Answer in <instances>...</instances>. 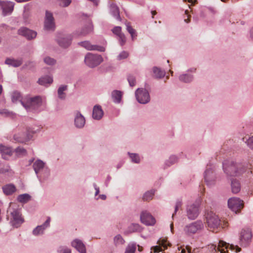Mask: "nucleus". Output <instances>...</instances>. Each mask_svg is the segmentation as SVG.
<instances>
[{
	"mask_svg": "<svg viewBox=\"0 0 253 253\" xmlns=\"http://www.w3.org/2000/svg\"><path fill=\"white\" fill-rule=\"evenodd\" d=\"M11 100L13 103H17L18 101L20 102L23 106L28 111L37 110L42 103V99L39 96L33 98L28 96L23 97L20 93L17 91L12 92Z\"/></svg>",
	"mask_w": 253,
	"mask_h": 253,
	"instance_id": "1",
	"label": "nucleus"
},
{
	"mask_svg": "<svg viewBox=\"0 0 253 253\" xmlns=\"http://www.w3.org/2000/svg\"><path fill=\"white\" fill-rule=\"evenodd\" d=\"M228 249L235 251L236 253H239L241 251V249L237 245L235 246L233 244H227L225 242L220 241L217 249L215 245L211 244L203 248L201 250V253H227Z\"/></svg>",
	"mask_w": 253,
	"mask_h": 253,
	"instance_id": "2",
	"label": "nucleus"
},
{
	"mask_svg": "<svg viewBox=\"0 0 253 253\" xmlns=\"http://www.w3.org/2000/svg\"><path fill=\"white\" fill-rule=\"evenodd\" d=\"M206 219L208 229L213 232H217L228 225L227 221H221L218 216L212 211L208 212Z\"/></svg>",
	"mask_w": 253,
	"mask_h": 253,
	"instance_id": "3",
	"label": "nucleus"
},
{
	"mask_svg": "<svg viewBox=\"0 0 253 253\" xmlns=\"http://www.w3.org/2000/svg\"><path fill=\"white\" fill-rule=\"evenodd\" d=\"M224 172L230 176H237L244 171L243 166L241 164L235 163L232 161H225L223 163Z\"/></svg>",
	"mask_w": 253,
	"mask_h": 253,
	"instance_id": "4",
	"label": "nucleus"
},
{
	"mask_svg": "<svg viewBox=\"0 0 253 253\" xmlns=\"http://www.w3.org/2000/svg\"><path fill=\"white\" fill-rule=\"evenodd\" d=\"M7 213H9L11 217L10 223L15 227H18L24 222V219L21 216L18 206L15 203H11L7 210Z\"/></svg>",
	"mask_w": 253,
	"mask_h": 253,
	"instance_id": "5",
	"label": "nucleus"
},
{
	"mask_svg": "<svg viewBox=\"0 0 253 253\" xmlns=\"http://www.w3.org/2000/svg\"><path fill=\"white\" fill-rule=\"evenodd\" d=\"M102 61V58L99 55L88 53L84 58V62L87 66L93 68L98 66Z\"/></svg>",
	"mask_w": 253,
	"mask_h": 253,
	"instance_id": "6",
	"label": "nucleus"
},
{
	"mask_svg": "<svg viewBox=\"0 0 253 253\" xmlns=\"http://www.w3.org/2000/svg\"><path fill=\"white\" fill-rule=\"evenodd\" d=\"M34 133L30 128H25L24 131L15 134L14 139L18 142L23 143L30 140Z\"/></svg>",
	"mask_w": 253,
	"mask_h": 253,
	"instance_id": "7",
	"label": "nucleus"
},
{
	"mask_svg": "<svg viewBox=\"0 0 253 253\" xmlns=\"http://www.w3.org/2000/svg\"><path fill=\"white\" fill-rule=\"evenodd\" d=\"M228 206L233 211L237 213L243 208V201L236 197L231 198L228 201Z\"/></svg>",
	"mask_w": 253,
	"mask_h": 253,
	"instance_id": "8",
	"label": "nucleus"
},
{
	"mask_svg": "<svg viewBox=\"0 0 253 253\" xmlns=\"http://www.w3.org/2000/svg\"><path fill=\"white\" fill-rule=\"evenodd\" d=\"M252 232L250 229H243L240 232L239 239L240 245L243 247L248 246L251 242Z\"/></svg>",
	"mask_w": 253,
	"mask_h": 253,
	"instance_id": "9",
	"label": "nucleus"
},
{
	"mask_svg": "<svg viewBox=\"0 0 253 253\" xmlns=\"http://www.w3.org/2000/svg\"><path fill=\"white\" fill-rule=\"evenodd\" d=\"M203 227L204 225L202 222L198 220L185 226L184 230L187 234L191 235L195 234L201 230Z\"/></svg>",
	"mask_w": 253,
	"mask_h": 253,
	"instance_id": "10",
	"label": "nucleus"
},
{
	"mask_svg": "<svg viewBox=\"0 0 253 253\" xmlns=\"http://www.w3.org/2000/svg\"><path fill=\"white\" fill-rule=\"evenodd\" d=\"M135 95L137 101L141 104H145L150 100L148 92L144 89L138 88L135 92Z\"/></svg>",
	"mask_w": 253,
	"mask_h": 253,
	"instance_id": "11",
	"label": "nucleus"
},
{
	"mask_svg": "<svg viewBox=\"0 0 253 253\" xmlns=\"http://www.w3.org/2000/svg\"><path fill=\"white\" fill-rule=\"evenodd\" d=\"M204 178L208 185L211 186L215 183L216 177L211 166L209 167V166H208L205 172Z\"/></svg>",
	"mask_w": 253,
	"mask_h": 253,
	"instance_id": "12",
	"label": "nucleus"
},
{
	"mask_svg": "<svg viewBox=\"0 0 253 253\" xmlns=\"http://www.w3.org/2000/svg\"><path fill=\"white\" fill-rule=\"evenodd\" d=\"M44 28L47 30H53L55 28L54 19L52 13L46 11L44 21Z\"/></svg>",
	"mask_w": 253,
	"mask_h": 253,
	"instance_id": "13",
	"label": "nucleus"
},
{
	"mask_svg": "<svg viewBox=\"0 0 253 253\" xmlns=\"http://www.w3.org/2000/svg\"><path fill=\"white\" fill-rule=\"evenodd\" d=\"M14 3L9 1H0V6L1 7L3 14L5 16L10 14L13 10Z\"/></svg>",
	"mask_w": 253,
	"mask_h": 253,
	"instance_id": "14",
	"label": "nucleus"
},
{
	"mask_svg": "<svg viewBox=\"0 0 253 253\" xmlns=\"http://www.w3.org/2000/svg\"><path fill=\"white\" fill-rule=\"evenodd\" d=\"M140 219L142 223L147 225H153L155 223V218L146 211L142 212Z\"/></svg>",
	"mask_w": 253,
	"mask_h": 253,
	"instance_id": "15",
	"label": "nucleus"
},
{
	"mask_svg": "<svg viewBox=\"0 0 253 253\" xmlns=\"http://www.w3.org/2000/svg\"><path fill=\"white\" fill-rule=\"evenodd\" d=\"M79 44L88 50H98L101 52L105 51L104 47L92 44L89 41L82 42H79Z\"/></svg>",
	"mask_w": 253,
	"mask_h": 253,
	"instance_id": "16",
	"label": "nucleus"
},
{
	"mask_svg": "<svg viewBox=\"0 0 253 253\" xmlns=\"http://www.w3.org/2000/svg\"><path fill=\"white\" fill-rule=\"evenodd\" d=\"M199 213L198 205H192L188 207L187 213L189 218L194 219L196 218Z\"/></svg>",
	"mask_w": 253,
	"mask_h": 253,
	"instance_id": "17",
	"label": "nucleus"
},
{
	"mask_svg": "<svg viewBox=\"0 0 253 253\" xmlns=\"http://www.w3.org/2000/svg\"><path fill=\"white\" fill-rule=\"evenodd\" d=\"M18 34L27 38L28 40L33 39L36 38L37 33L28 28L22 27L18 30Z\"/></svg>",
	"mask_w": 253,
	"mask_h": 253,
	"instance_id": "18",
	"label": "nucleus"
},
{
	"mask_svg": "<svg viewBox=\"0 0 253 253\" xmlns=\"http://www.w3.org/2000/svg\"><path fill=\"white\" fill-rule=\"evenodd\" d=\"M159 246L153 247L151 248L152 250H153L154 253H163L162 247H163L164 249H167L168 246H170V244L168 243L167 239H160L158 241Z\"/></svg>",
	"mask_w": 253,
	"mask_h": 253,
	"instance_id": "19",
	"label": "nucleus"
},
{
	"mask_svg": "<svg viewBox=\"0 0 253 253\" xmlns=\"http://www.w3.org/2000/svg\"><path fill=\"white\" fill-rule=\"evenodd\" d=\"M121 30V27L117 26L113 29L112 32L118 36L120 43L122 46L126 43V38L125 35L122 33Z\"/></svg>",
	"mask_w": 253,
	"mask_h": 253,
	"instance_id": "20",
	"label": "nucleus"
},
{
	"mask_svg": "<svg viewBox=\"0 0 253 253\" xmlns=\"http://www.w3.org/2000/svg\"><path fill=\"white\" fill-rule=\"evenodd\" d=\"M72 246L81 253H86L85 247L82 241L75 239L71 243Z\"/></svg>",
	"mask_w": 253,
	"mask_h": 253,
	"instance_id": "21",
	"label": "nucleus"
},
{
	"mask_svg": "<svg viewBox=\"0 0 253 253\" xmlns=\"http://www.w3.org/2000/svg\"><path fill=\"white\" fill-rule=\"evenodd\" d=\"M75 125L77 127L82 128L85 124V121L84 116L79 112H77L74 120Z\"/></svg>",
	"mask_w": 253,
	"mask_h": 253,
	"instance_id": "22",
	"label": "nucleus"
},
{
	"mask_svg": "<svg viewBox=\"0 0 253 253\" xmlns=\"http://www.w3.org/2000/svg\"><path fill=\"white\" fill-rule=\"evenodd\" d=\"M50 217H48L46 221L42 225L38 226L33 231V234L38 235L43 233V230L49 226Z\"/></svg>",
	"mask_w": 253,
	"mask_h": 253,
	"instance_id": "23",
	"label": "nucleus"
},
{
	"mask_svg": "<svg viewBox=\"0 0 253 253\" xmlns=\"http://www.w3.org/2000/svg\"><path fill=\"white\" fill-rule=\"evenodd\" d=\"M103 115V112L99 106H95L93 109L92 117L95 120H100Z\"/></svg>",
	"mask_w": 253,
	"mask_h": 253,
	"instance_id": "24",
	"label": "nucleus"
},
{
	"mask_svg": "<svg viewBox=\"0 0 253 253\" xmlns=\"http://www.w3.org/2000/svg\"><path fill=\"white\" fill-rule=\"evenodd\" d=\"M5 63L7 65H10L14 67H17L22 64V61L21 59L7 58L5 61Z\"/></svg>",
	"mask_w": 253,
	"mask_h": 253,
	"instance_id": "25",
	"label": "nucleus"
},
{
	"mask_svg": "<svg viewBox=\"0 0 253 253\" xmlns=\"http://www.w3.org/2000/svg\"><path fill=\"white\" fill-rule=\"evenodd\" d=\"M232 192L235 194L238 193L241 190V185L236 179H233L231 183Z\"/></svg>",
	"mask_w": 253,
	"mask_h": 253,
	"instance_id": "26",
	"label": "nucleus"
},
{
	"mask_svg": "<svg viewBox=\"0 0 253 253\" xmlns=\"http://www.w3.org/2000/svg\"><path fill=\"white\" fill-rule=\"evenodd\" d=\"M57 42L60 46L63 47H67L70 45L71 39L69 37H63L58 39Z\"/></svg>",
	"mask_w": 253,
	"mask_h": 253,
	"instance_id": "27",
	"label": "nucleus"
},
{
	"mask_svg": "<svg viewBox=\"0 0 253 253\" xmlns=\"http://www.w3.org/2000/svg\"><path fill=\"white\" fill-rule=\"evenodd\" d=\"M110 11L113 16L117 20H120V11L118 7L114 3L110 5Z\"/></svg>",
	"mask_w": 253,
	"mask_h": 253,
	"instance_id": "28",
	"label": "nucleus"
},
{
	"mask_svg": "<svg viewBox=\"0 0 253 253\" xmlns=\"http://www.w3.org/2000/svg\"><path fill=\"white\" fill-rule=\"evenodd\" d=\"M0 153L4 159H6V156H11L12 152L11 149L4 146L0 145Z\"/></svg>",
	"mask_w": 253,
	"mask_h": 253,
	"instance_id": "29",
	"label": "nucleus"
},
{
	"mask_svg": "<svg viewBox=\"0 0 253 253\" xmlns=\"http://www.w3.org/2000/svg\"><path fill=\"white\" fill-rule=\"evenodd\" d=\"M44 166V163L41 160H37L33 164V168L36 174L41 171Z\"/></svg>",
	"mask_w": 253,
	"mask_h": 253,
	"instance_id": "30",
	"label": "nucleus"
},
{
	"mask_svg": "<svg viewBox=\"0 0 253 253\" xmlns=\"http://www.w3.org/2000/svg\"><path fill=\"white\" fill-rule=\"evenodd\" d=\"M4 193L6 195H11L16 191L15 187L12 184L5 185L2 188Z\"/></svg>",
	"mask_w": 253,
	"mask_h": 253,
	"instance_id": "31",
	"label": "nucleus"
},
{
	"mask_svg": "<svg viewBox=\"0 0 253 253\" xmlns=\"http://www.w3.org/2000/svg\"><path fill=\"white\" fill-rule=\"evenodd\" d=\"M153 77L157 79H160L165 75V72L161 70L160 68L155 67L153 69Z\"/></svg>",
	"mask_w": 253,
	"mask_h": 253,
	"instance_id": "32",
	"label": "nucleus"
},
{
	"mask_svg": "<svg viewBox=\"0 0 253 253\" xmlns=\"http://www.w3.org/2000/svg\"><path fill=\"white\" fill-rule=\"evenodd\" d=\"M53 82L52 78L49 76H45L39 80V83L41 85H46L51 84Z\"/></svg>",
	"mask_w": 253,
	"mask_h": 253,
	"instance_id": "33",
	"label": "nucleus"
},
{
	"mask_svg": "<svg viewBox=\"0 0 253 253\" xmlns=\"http://www.w3.org/2000/svg\"><path fill=\"white\" fill-rule=\"evenodd\" d=\"M122 94L120 91L114 90L112 93V96L115 102H120L122 98Z\"/></svg>",
	"mask_w": 253,
	"mask_h": 253,
	"instance_id": "34",
	"label": "nucleus"
},
{
	"mask_svg": "<svg viewBox=\"0 0 253 253\" xmlns=\"http://www.w3.org/2000/svg\"><path fill=\"white\" fill-rule=\"evenodd\" d=\"M31 199V196L28 194L20 195L17 197V200L22 203H27Z\"/></svg>",
	"mask_w": 253,
	"mask_h": 253,
	"instance_id": "35",
	"label": "nucleus"
},
{
	"mask_svg": "<svg viewBox=\"0 0 253 253\" xmlns=\"http://www.w3.org/2000/svg\"><path fill=\"white\" fill-rule=\"evenodd\" d=\"M67 89V85H61L58 89V96L61 99H64L66 97V94L64 92Z\"/></svg>",
	"mask_w": 253,
	"mask_h": 253,
	"instance_id": "36",
	"label": "nucleus"
},
{
	"mask_svg": "<svg viewBox=\"0 0 253 253\" xmlns=\"http://www.w3.org/2000/svg\"><path fill=\"white\" fill-rule=\"evenodd\" d=\"M114 243L116 246L122 245L124 244L125 240L121 235H117L114 238Z\"/></svg>",
	"mask_w": 253,
	"mask_h": 253,
	"instance_id": "37",
	"label": "nucleus"
},
{
	"mask_svg": "<svg viewBox=\"0 0 253 253\" xmlns=\"http://www.w3.org/2000/svg\"><path fill=\"white\" fill-rule=\"evenodd\" d=\"M126 29L128 32L130 34L132 39L133 40L137 36L136 31L129 25V23H127Z\"/></svg>",
	"mask_w": 253,
	"mask_h": 253,
	"instance_id": "38",
	"label": "nucleus"
},
{
	"mask_svg": "<svg viewBox=\"0 0 253 253\" xmlns=\"http://www.w3.org/2000/svg\"><path fill=\"white\" fill-rule=\"evenodd\" d=\"M154 194V191L153 190L147 191L144 194L143 196V200L144 201H149L152 199Z\"/></svg>",
	"mask_w": 253,
	"mask_h": 253,
	"instance_id": "39",
	"label": "nucleus"
},
{
	"mask_svg": "<svg viewBox=\"0 0 253 253\" xmlns=\"http://www.w3.org/2000/svg\"><path fill=\"white\" fill-rule=\"evenodd\" d=\"M136 249V245L129 244L126 247L125 253H134Z\"/></svg>",
	"mask_w": 253,
	"mask_h": 253,
	"instance_id": "40",
	"label": "nucleus"
},
{
	"mask_svg": "<svg viewBox=\"0 0 253 253\" xmlns=\"http://www.w3.org/2000/svg\"><path fill=\"white\" fill-rule=\"evenodd\" d=\"M192 79L193 77L187 74L182 75L179 77L180 81L185 83L190 82L192 80Z\"/></svg>",
	"mask_w": 253,
	"mask_h": 253,
	"instance_id": "41",
	"label": "nucleus"
},
{
	"mask_svg": "<svg viewBox=\"0 0 253 253\" xmlns=\"http://www.w3.org/2000/svg\"><path fill=\"white\" fill-rule=\"evenodd\" d=\"M93 30V26L91 23H89L85 29H84L80 33L81 35L85 36L91 32Z\"/></svg>",
	"mask_w": 253,
	"mask_h": 253,
	"instance_id": "42",
	"label": "nucleus"
},
{
	"mask_svg": "<svg viewBox=\"0 0 253 253\" xmlns=\"http://www.w3.org/2000/svg\"><path fill=\"white\" fill-rule=\"evenodd\" d=\"M59 5L61 7H67L72 2V0H57Z\"/></svg>",
	"mask_w": 253,
	"mask_h": 253,
	"instance_id": "43",
	"label": "nucleus"
},
{
	"mask_svg": "<svg viewBox=\"0 0 253 253\" xmlns=\"http://www.w3.org/2000/svg\"><path fill=\"white\" fill-rule=\"evenodd\" d=\"M130 158L131 161L135 163H138L140 162V158L139 156L136 154H130L129 153Z\"/></svg>",
	"mask_w": 253,
	"mask_h": 253,
	"instance_id": "44",
	"label": "nucleus"
},
{
	"mask_svg": "<svg viewBox=\"0 0 253 253\" xmlns=\"http://www.w3.org/2000/svg\"><path fill=\"white\" fill-rule=\"evenodd\" d=\"M139 225L138 224H132L129 228V232H133L139 230Z\"/></svg>",
	"mask_w": 253,
	"mask_h": 253,
	"instance_id": "45",
	"label": "nucleus"
},
{
	"mask_svg": "<svg viewBox=\"0 0 253 253\" xmlns=\"http://www.w3.org/2000/svg\"><path fill=\"white\" fill-rule=\"evenodd\" d=\"M44 61L46 64L49 65H54L56 62L54 59L51 58L49 57H45L44 59Z\"/></svg>",
	"mask_w": 253,
	"mask_h": 253,
	"instance_id": "46",
	"label": "nucleus"
},
{
	"mask_svg": "<svg viewBox=\"0 0 253 253\" xmlns=\"http://www.w3.org/2000/svg\"><path fill=\"white\" fill-rule=\"evenodd\" d=\"M128 56V53L126 51H122L120 54L118 56V60H122L127 58Z\"/></svg>",
	"mask_w": 253,
	"mask_h": 253,
	"instance_id": "47",
	"label": "nucleus"
},
{
	"mask_svg": "<svg viewBox=\"0 0 253 253\" xmlns=\"http://www.w3.org/2000/svg\"><path fill=\"white\" fill-rule=\"evenodd\" d=\"M58 252L59 253H71V252L70 249L64 247H60Z\"/></svg>",
	"mask_w": 253,
	"mask_h": 253,
	"instance_id": "48",
	"label": "nucleus"
},
{
	"mask_svg": "<svg viewBox=\"0 0 253 253\" xmlns=\"http://www.w3.org/2000/svg\"><path fill=\"white\" fill-rule=\"evenodd\" d=\"M127 80L130 86H133L135 85V79L133 76H129Z\"/></svg>",
	"mask_w": 253,
	"mask_h": 253,
	"instance_id": "49",
	"label": "nucleus"
},
{
	"mask_svg": "<svg viewBox=\"0 0 253 253\" xmlns=\"http://www.w3.org/2000/svg\"><path fill=\"white\" fill-rule=\"evenodd\" d=\"M16 153L17 154V155H24L26 153V151L25 149L22 147H18L15 150Z\"/></svg>",
	"mask_w": 253,
	"mask_h": 253,
	"instance_id": "50",
	"label": "nucleus"
},
{
	"mask_svg": "<svg viewBox=\"0 0 253 253\" xmlns=\"http://www.w3.org/2000/svg\"><path fill=\"white\" fill-rule=\"evenodd\" d=\"M246 142L247 143V145L252 149H253V136L250 137L249 139H247Z\"/></svg>",
	"mask_w": 253,
	"mask_h": 253,
	"instance_id": "51",
	"label": "nucleus"
},
{
	"mask_svg": "<svg viewBox=\"0 0 253 253\" xmlns=\"http://www.w3.org/2000/svg\"><path fill=\"white\" fill-rule=\"evenodd\" d=\"M190 15L189 14V11L188 10L185 11V15L184 16V21L186 23H189L190 21Z\"/></svg>",
	"mask_w": 253,
	"mask_h": 253,
	"instance_id": "52",
	"label": "nucleus"
},
{
	"mask_svg": "<svg viewBox=\"0 0 253 253\" xmlns=\"http://www.w3.org/2000/svg\"><path fill=\"white\" fill-rule=\"evenodd\" d=\"M169 164H168V165L169 166L170 165L174 164L177 161V158L175 156H172L169 158Z\"/></svg>",
	"mask_w": 253,
	"mask_h": 253,
	"instance_id": "53",
	"label": "nucleus"
},
{
	"mask_svg": "<svg viewBox=\"0 0 253 253\" xmlns=\"http://www.w3.org/2000/svg\"><path fill=\"white\" fill-rule=\"evenodd\" d=\"M0 114H2L5 116L10 115V113L6 110H0Z\"/></svg>",
	"mask_w": 253,
	"mask_h": 253,
	"instance_id": "54",
	"label": "nucleus"
},
{
	"mask_svg": "<svg viewBox=\"0 0 253 253\" xmlns=\"http://www.w3.org/2000/svg\"><path fill=\"white\" fill-rule=\"evenodd\" d=\"M181 206V203L180 202H177L175 205L174 213H175L176 212L178 208H180Z\"/></svg>",
	"mask_w": 253,
	"mask_h": 253,
	"instance_id": "55",
	"label": "nucleus"
},
{
	"mask_svg": "<svg viewBox=\"0 0 253 253\" xmlns=\"http://www.w3.org/2000/svg\"><path fill=\"white\" fill-rule=\"evenodd\" d=\"M186 249L188 253H191V249L189 247H187ZM181 253H186V251L185 249H183L182 250Z\"/></svg>",
	"mask_w": 253,
	"mask_h": 253,
	"instance_id": "56",
	"label": "nucleus"
},
{
	"mask_svg": "<svg viewBox=\"0 0 253 253\" xmlns=\"http://www.w3.org/2000/svg\"><path fill=\"white\" fill-rule=\"evenodd\" d=\"M184 1H188L189 3H194L195 2L196 0H183Z\"/></svg>",
	"mask_w": 253,
	"mask_h": 253,
	"instance_id": "57",
	"label": "nucleus"
},
{
	"mask_svg": "<svg viewBox=\"0 0 253 253\" xmlns=\"http://www.w3.org/2000/svg\"><path fill=\"white\" fill-rule=\"evenodd\" d=\"M95 189L96 190L95 195H97L99 193V189L98 187H95Z\"/></svg>",
	"mask_w": 253,
	"mask_h": 253,
	"instance_id": "58",
	"label": "nucleus"
},
{
	"mask_svg": "<svg viewBox=\"0 0 253 253\" xmlns=\"http://www.w3.org/2000/svg\"><path fill=\"white\" fill-rule=\"evenodd\" d=\"M99 197L102 200H105V199H106V197L105 195H100Z\"/></svg>",
	"mask_w": 253,
	"mask_h": 253,
	"instance_id": "59",
	"label": "nucleus"
},
{
	"mask_svg": "<svg viewBox=\"0 0 253 253\" xmlns=\"http://www.w3.org/2000/svg\"><path fill=\"white\" fill-rule=\"evenodd\" d=\"M138 247V250L139 252H141L143 250V248L141 246H140L139 245L137 246Z\"/></svg>",
	"mask_w": 253,
	"mask_h": 253,
	"instance_id": "60",
	"label": "nucleus"
},
{
	"mask_svg": "<svg viewBox=\"0 0 253 253\" xmlns=\"http://www.w3.org/2000/svg\"><path fill=\"white\" fill-rule=\"evenodd\" d=\"M173 223L172 222V223L170 224V230H171V232H173Z\"/></svg>",
	"mask_w": 253,
	"mask_h": 253,
	"instance_id": "61",
	"label": "nucleus"
},
{
	"mask_svg": "<svg viewBox=\"0 0 253 253\" xmlns=\"http://www.w3.org/2000/svg\"><path fill=\"white\" fill-rule=\"evenodd\" d=\"M251 37L253 39V28L251 30Z\"/></svg>",
	"mask_w": 253,
	"mask_h": 253,
	"instance_id": "62",
	"label": "nucleus"
},
{
	"mask_svg": "<svg viewBox=\"0 0 253 253\" xmlns=\"http://www.w3.org/2000/svg\"><path fill=\"white\" fill-rule=\"evenodd\" d=\"M152 14V17L153 18L154 16L156 14L157 12L156 11H152L151 12Z\"/></svg>",
	"mask_w": 253,
	"mask_h": 253,
	"instance_id": "63",
	"label": "nucleus"
},
{
	"mask_svg": "<svg viewBox=\"0 0 253 253\" xmlns=\"http://www.w3.org/2000/svg\"><path fill=\"white\" fill-rule=\"evenodd\" d=\"M2 90V87L1 85H0V94H1Z\"/></svg>",
	"mask_w": 253,
	"mask_h": 253,
	"instance_id": "64",
	"label": "nucleus"
}]
</instances>
